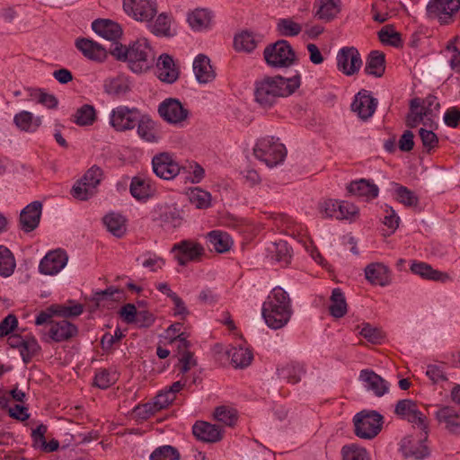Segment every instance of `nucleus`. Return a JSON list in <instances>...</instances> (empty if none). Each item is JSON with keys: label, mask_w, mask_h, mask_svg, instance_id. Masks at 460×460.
I'll return each instance as SVG.
<instances>
[{"label": "nucleus", "mask_w": 460, "mask_h": 460, "mask_svg": "<svg viewBox=\"0 0 460 460\" xmlns=\"http://www.w3.org/2000/svg\"><path fill=\"white\" fill-rule=\"evenodd\" d=\"M300 76H267L255 83V102L263 109L273 107L279 98L291 95L300 86Z\"/></svg>", "instance_id": "1"}, {"label": "nucleus", "mask_w": 460, "mask_h": 460, "mask_svg": "<svg viewBox=\"0 0 460 460\" xmlns=\"http://www.w3.org/2000/svg\"><path fill=\"white\" fill-rule=\"evenodd\" d=\"M110 53L118 60L127 61L134 73L147 71L155 62V53L146 39H139L128 47L116 43Z\"/></svg>", "instance_id": "2"}, {"label": "nucleus", "mask_w": 460, "mask_h": 460, "mask_svg": "<svg viewBox=\"0 0 460 460\" xmlns=\"http://www.w3.org/2000/svg\"><path fill=\"white\" fill-rule=\"evenodd\" d=\"M262 317L266 324L274 330L284 327L292 314L290 298L280 287L274 288L263 303Z\"/></svg>", "instance_id": "3"}, {"label": "nucleus", "mask_w": 460, "mask_h": 460, "mask_svg": "<svg viewBox=\"0 0 460 460\" xmlns=\"http://www.w3.org/2000/svg\"><path fill=\"white\" fill-rule=\"evenodd\" d=\"M253 155L268 167L272 168L284 161L287 150L279 139L266 137L257 140L253 147Z\"/></svg>", "instance_id": "4"}, {"label": "nucleus", "mask_w": 460, "mask_h": 460, "mask_svg": "<svg viewBox=\"0 0 460 460\" xmlns=\"http://www.w3.org/2000/svg\"><path fill=\"white\" fill-rule=\"evenodd\" d=\"M266 63L271 67H288L296 60L291 45L285 40H279L267 46L263 51Z\"/></svg>", "instance_id": "5"}, {"label": "nucleus", "mask_w": 460, "mask_h": 460, "mask_svg": "<svg viewBox=\"0 0 460 460\" xmlns=\"http://www.w3.org/2000/svg\"><path fill=\"white\" fill-rule=\"evenodd\" d=\"M353 422L358 438L371 439L380 432L383 417L376 411H362L354 416Z\"/></svg>", "instance_id": "6"}, {"label": "nucleus", "mask_w": 460, "mask_h": 460, "mask_svg": "<svg viewBox=\"0 0 460 460\" xmlns=\"http://www.w3.org/2000/svg\"><path fill=\"white\" fill-rule=\"evenodd\" d=\"M459 12L460 0H429L426 6L428 17L441 25L452 23Z\"/></svg>", "instance_id": "7"}, {"label": "nucleus", "mask_w": 460, "mask_h": 460, "mask_svg": "<svg viewBox=\"0 0 460 460\" xmlns=\"http://www.w3.org/2000/svg\"><path fill=\"white\" fill-rule=\"evenodd\" d=\"M171 252L180 266L199 261L205 253L204 247L191 239L181 240L172 245Z\"/></svg>", "instance_id": "8"}, {"label": "nucleus", "mask_w": 460, "mask_h": 460, "mask_svg": "<svg viewBox=\"0 0 460 460\" xmlns=\"http://www.w3.org/2000/svg\"><path fill=\"white\" fill-rule=\"evenodd\" d=\"M136 108L120 105L114 108L110 114V124L117 131L123 132L133 129L140 118Z\"/></svg>", "instance_id": "9"}, {"label": "nucleus", "mask_w": 460, "mask_h": 460, "mask_svg": "<svg viewBox=\"0 0 460 460\" xmlns=\"http://www.w3.org/2000/svg\"><path fill=\"white\" fill-rule=\"evenodd\" d=\"M124 11L136 21L150 22L157 13L155 0H123Z\"/></svg>", "instance_id": "10"}, {"label": "nucleus", "mask_w": 460, "mask_h": 460, "mask_svg": "<svg viewBox=\"0 0 460 460\" xmlns=\"http://www.w3.org/2000/svg\"><path fill=\"white\" fill-rule=\"evenodd\" d=\"M428 438V429L421 430L420 438L408 436L401 441V451L406 457H413L416 460H423L429 456V447L425 445Z\"/></svg>", "instance_id": "11"}, {"label": "nucleus", "mask_w": 460, "mask_h": 460, "mask_svg": "<svg viewBox=\"0 0 460 460\" xmlns=\"http://www.w3.org/2000/svg\"><path fill=\"white\" fill-rule=\"evenodd\" d=\"M395 414L417 425L422 431L428 429L426 416L419 410L417 403L409 399L397 402L394 409Z\"/></svg>", "instance_id": "12"}, {"label": "nucleus", "mask_w": 460, "mask_h": 460, "mask_svg": "<svg viewBox=\"0 0 460 460\" xmlns=\"http://www.w3.org/2000/svg\"><path fill=\"white\" fill-rule=\"evenodd\" d=\"M158 112L166 122L173 125L181 124L189 116V111L179 100L173 98L162 102L158 107Z\"/></svg>", "instance_id": "13"}, {"label": "nucleus", "mask_w": 460, "mask_h": 460, "mask_svg": "<svg viewBox=\"0 0 460 460\" xmlns=\"http://www.w3.org/2000/svg\"><path fill=\"white\" fill-rule=\"evenodd\" d=\"M155 174L164 180H172L181 172V166L168 153H161L152 159Z\"/></svg>", "instance_id": "14"}, {"label": "nucleus", "mask_w": 460, "mask_h": 460, "mask_svg": "<svg viewBox=\"0 0 460 460\" xmlns=\"http://www.w3.org/2000/svg\"><path fill=\"white\" fill-rule=\"evenodd\" d=\"M362 59L354 47L342 48L337 54V67L346 75H353L360 69Z\"/></svg>", "instance_id": "15"}, {"label": "nucleus", "mask_w": 460, "mask_h": 460, "mask_svg": "<svg viewBox=\"0 0 460 460\" xmlns=\"http://www.w3.org/2000/svg\"><path fill=\"white\" fill-rule=\"evenodd\" d=\"M67 263L66 253L62 250H55L48 252L40 261V272L44 275L58 274Z\"/></svg>", "instance_id": "16"}, {"label": "nucleus", "mask_w": 460, "mask_h": 460, "mask_svg": "<svg viewBox=\"0 0 460 460\" xmlns=\"http://www.w3.org/2000/svg\"><path fill=\"white\" fill-rule=\"evenodd\" d=\"M377 106V100L367 91L362 90L358 93L351 104V110L363 120L373 116Z\"/></svg>", "instance_id": "17"}, {"label": "nucleus", "mask_w": 460, "mask_h": 460, "mask_svg": "<svg viewBox=\"0 0 460 460\" xmlns=\"http://www.w3.org/2000/svg\"><path fill=\"white\" fill-rule=\"evenodd\" d=\"M93 31L103 39L113 41V47L122 36L120 25L113 21L99 19L92 22Z\"/></svg>", "instance_id": "18"}, {"label": "nucleus", "mask_w": 460, "mask_h": 460, "mask_svg": "<svg viewBox=\"0 0 460 460\" xmlns=\"http://www.w3.org/2000/svg\"><path fill=\"white\" fill-rule=\"evenodd\" d=\"M359 380L364 384L367 390L372 391L378 397L385 395L389 391V383L373 370H361Z\"/></svg>", "instance_id": "19"}, {"label": "nucleus", "mask_w": 460, "mask_h": 460, "mask_svg": "<svg viewBox=\"0 0 460 460\" xmlns=\"http://www.w3.org/2000/svg\"><path fill=\"white\" fill-rule=\"evenodd\" d=\"M157 77L167 84L174 83L179 77V70L172 58L168 54H162L156 62Z\"/></svg>", "instance_id": "20"}, {"label": "nucleus", "mask_w": 460, "mask_h": 460, "mask_svg": "<svg viewBox=\"0 0 460 460\" xmlns=\"http://www.w3.org/2000/svg\"><path fill=\"white\" fill-rule=\"evenodd\" d=\"M41 210L42 204L40 201H33L22 210L20 223L23 231L31 232L39 226Z\"/></svg>", "instance_id": "21"}, {"label": "nucleus", "mask_w": 460, "mask_h": 460, "mask_svg": "<svg viewBox=\"0 0 460 460\" xmlns=\"http://www.w3.org/2000/svg\"><path fill=\"white\" fill-rule=\"evenodd\" d=\"M192 433L199 440L208 443H216L223 437L219 426L206 421H197L192 427Z\"/></svg>", "instance_id": "22"}, {"label": "nucleus", "mask_w": 460, "mask_h": 460, "mask_svg": "<svg viewBox=\"0 0 460 460\" xmlns=\"http://www.w3.org/2000/svg\"><path fill=\"white\" fill-rule=\"evenodd\" d=\"M75 47L88 59L102 62L107 58V50L101 44L86 39L80 38L75 40Z\"/></svg>", "instance_id": "23"}, {"label": "nucleus", "mask_w": 460, "mask_h": 460, "mask_svg": "<svg viewBox=\"0 0 460 460\" xmlns=\"http://www.w3.org/2000/svg\"><path fill=\"white\" fill-rule=\"evenodd\" d=\"M49 337L51 341L61 342L69 340L77 333V328L67 320L50 322Z\"/></svg>", "instance_id": "24"}, {"label": "nucleus", "mask_w": 460, "mask_h": 460, "mask_svg": "<svg viewBox=\"0 0 460 460\" xmlns=\"http://www.w3.org/2000/svg\"><path fill=\"white\" fill-rule=\"evenodd\" d=\"M193 71L196 79L200 84L210 83L216 77V73L210 64V59L203 54L198 55L194 59Z\"/></svg>", "instance_id": "25"}, {"label": "nucleus", "mask_w": 460, "mask_h": 460, "mask_svg": "<svg viewBox=\"0 0 460 460\" xmlns=\"http://www.w3.org/2000/svg\"><path fill=\"white\" fill-rule=\"evenodd\" d=\"M314 8L317 19L330 22L341 12V0H315Z\"/></svg>", "instance_id": "26"}, {"label": "nucleus", "mask_w": 460, "mask_h": 460, "mask_svg": "<svg viewBox=\"0 0 460 460\" xmlns=\"http://www.w3.org/2000/svg\"><path fill=\"white\" fill-rule=\"evenodd\" d=\"M365 276L374 285L385 287L390 283L389 270L383 263L374 262L367 265L365 269Z\"/></svg>", "instance_id": "27"}, {"label": "nucleus", "mask_w": 460, "mask_h": 460, "mask_svg": "<svg viewBox=\"0 0 460 460\" xmlns=\"http://www.w3.org/2000/svg\"><path fill=\"white\" fill-rule=\"evenodd\" d=\"M104 92L114 97L124 96L130 91L128 78L123 75L109 77L103 82Z\"/></svg>", "instance_id": "28"}, {"label": "nucleus", "mask_w": 460, "mask_h": 460, "mask_svg": "<svg viewBox=\"0 0 460 460\" xmlns=\"http://www.w3.org/2000/svg\"><path fill=\"white\" fill-rule=\"evenodd\" d=\"M211 21V13L204 8H196L190 12L187 16V22L194 31H203L209 29Z\"/></svg>", "instance_id": "29"}, {"label": "nucleus", "mask_w": 460, "mask_h": 460, "mask_svg": "<svg viewBox=\"0 0 460 460\" xmlns=\"http://www.w3.org/2000/svg\"><path fill=\"white\" fill-rule=\"evenodd\" d=\"M268 255L270 259L278 263L281 267L287 266L292 257V250L285 241H279L270 243L268 248Z\"/></svg>", "instance_id": "30"}, {"label": "nucleus", "mask_w": 460, "mask_h": 460, "mask_svg": "<svg viewBox=\"0 0 460 460\" xmlns=\"http://www.w3.org/2000/svg\"><path fill=\"white\" fill-rule=\"evenodd\" d=\"M347 189L350 194L365 198L366 199L376 198L379 191L376 184L365 179L352 181Z\"/></svg>", "instance_id": "31"}, {"label": "nucleus", "mask_w": 460, "mask_h": 460, "mask_svg": "<svg viewBox=\"0 0 460 460\" xmlns=\"http://www.w3.org/2000/svg\"><path fill=\"white\" fill-rule=\"evenodd\" d=\"M440 423H445L447 429L451 433H460V416L457 411L449 406H444L436 412Z\"/></svg>", "instance_id": "32"}, {"label": "nucleus", "mask_w": 460, "mask_h": 460, "mask_svg": "<svg viewBox=\"0 0 460 460\" xmlns=\"http://www.w3.org/2000/svg\"><path fill=\"white\" fill-rule=\"evenodd\" d=\"M137 126V135L142 140L149 143L157 142L159 137L156 125L149 117L140 116Z\"/></svg>", "instance_id": "33"}, {"label": "nucleus", "mask_w": 460, "mask_h": 460, "mask_svg": "<svg viewBox=\"0 0 460 460\" xmlns=\"http://www.w3.org/2000/svg\"><path fill=\"white\" fill-rule=\"evenodd\" d=\"M385 62L384 53L377 50L371 51L367 58L365 73L376 77H381L385 69Z\"/></svg>", "instance_id": "34"}, {"label": "nucleus", "mask_w": 460, "mask_h": 460, "mask_svg": "<svg viewBox=\"0 0 460 460\" xmlns=\"http://www.w3.org/2000/svg\"><path fill=\"white\" fill-rule=\"evenodd\" d=\"M411 270L414 274L427 279L440 280L444 282L449 279L447 273L434 270L429 264L422 261H414L411 266Z\"/></svg>", "instance_id": "35"}, {"label": "nucleus", "mask_w": 460, "mask_h": 460, "mask_svg": "<svg viewBox=\"0 0 460 460\" xmlns=\"http://www.w3.org/2000/svg\"><path fill=\"white\" fill-rule=\"evenodd\" d=\"M305 373V369L304 365L296 362H292L278 368L279 377L285 379L290 384H296L300 382Z\"/></svg>", "instance_id": "36"}, {"label": "nucleus", "mask_w": 460, "mask_h": 460, "mask_svg": "<svg viewBox=\"0 0 460 460\" xmlns=\"http://www.w3.org/2000/svg\"><path fill=\"white\" fill-rule=\"evenodd\" d=\"M13 122L22 131L34 132L40 126L41 119L34 117L30 111H22L14 116Z\"/></svg>", "instance_id": "37"}, {"label": "nucleus", "mask_w": 460, "mask_h": 460, "mask_svg": "<svg viewBox=\"0 0 460 460\" xmlns=\"http://www.w3.org/2000/svg\"><path fill=\"white\" fill-rule=\"evenodd\" d=\"M208 240L210 246L219 253L227 252L233 244L230 235L222 231H211L208 234Z\"/></svg>", "instance_id": "38"}, {"label": "nucleus", "mask_w": 460, "mask_h": 460, "mask_svg": "<svg viewBox=\"0 0 460 460\" xmlns=\"http://www.w3.org/2000/svg\"><path fill=\"white\" fill-rule=\"evenodd\" d=\"M129 190L137 199H147L154 192L150 181L140 176H136L131 180Z\"/></svg>", "instance_id": "39"}, {"label": "nucleus", "mask_w": 460, "mask_h": 460, "mask_svg": "<svg viewBox=\"0 0 460 460\" xmlns=\"http://www.w3.org/2000/svg\"><path fill=\"white\" fill-rule=\"evenodd\" d=\"M103 223L107 230L116 237H121L126 233V219L123 216L110 213L103 217Z\"/></svg>", "instance_id": "40"}, {"label": "nucleus", "mask_w": 460, "mask_h": 460, "mask_svg": "<svg viewBox=\"0 0 460 460\" xmlns=\"http://www.w3.org/2000/svg\"><path fill=\"white\" fill-rule=\"evenodd\" d=\"M228 357L231 359L234 367L244 368L248 367L252 358L253 354L247 348H232L227 351Z\"/></svg>", "instance_id": "41"}, {"label": "nucleus", "mask_w": 460, "mask_h": 460, "mask_svg": "<svg viewBox=\"0 0 460 460\" xmlns=\"http://www.w3.org/2000/svg\"><path fill=\"white\" fill-rule=\"evenodd\" d=\"M329 309L331 314L336 318H341L347 313V303L341 289H333Z\"/></svg>", "instance_id": "42"}, {"label": "nucleus", "mask_w": 460, "mask_h": 460, "mask_svg": "<svg viewBox=\"0 0 460 460\" xmlns=\"http://www.w3.org/2000/svg\"><path fill=\"white\" fill-rule=\"evenodd\" d=\"M341 460H371L367 449L357 444H348L341 447Z\"/></svg>", "instance_id": "43"}, {"label": "nucleus", "mask_w": 460, "mask_h": 460, "mask_svg": "<svg viewBox=\"0 0 460 460\" xmlns=\"http://www.w3.org/2000/svg\"><path fill=\"white\" fill-rule=\"evenodd\" d=\"M15 260L9 249L0 245V275L7 278L13 273Z\"/></svg>", "instance_id": "44"}, {"label": "nucleus", "mask_w": 460, "mask_h": 460, "mask_svg": "<svg viewBox=\"0 0 460 460\" xmlns=\"http://www.w3.org/2000/svg\"><path fill=\"white\" fill-rule=\"evenodd\" d=\"M277 31L284 37H295L302 31V25L292 18H281L277 22Z\"/></svg>", "instance_id": "45"}, {"label": "nucleus", "mask_w": 460, "mask_h": 460, "mask_svg": "<svg viewBox=\"0 0 460 460\" xmlns=\"http://www.w3.org/2000/svg\"><path fill=\"white\" fill-rule=\"evenodd\" d=\"M188 197L190 203L198 208H207L211 204L210 193L200 188L190 189Z\"/></svg>", "instance_id": "46"}, {"label": "nucleus", "mask_w": 460, "mask_h": 460, "mask_svg": "<svg viewBox=\"0 0 460 460\" xmlns=\"http://www.w3.org/2000/svg\"><path fill=\"white\" fill-rule=\"evenodd\" d=\"M257 45L254 36L248 31L241 32L236 35L234 40V49L238 51L251 52Z\"/></svg>", "instance_id": "47"}, {"label": "nucleus", "mask_w": 460, "mask_h": 460, "mask_svg": "<svg viewBox=\"0 0 460 460\" xmlns=\"http://www.w3.org/2000/svg\"><path fill=\"white\" fill-rule=\"evenodd\" d=\"M396 199L406 207H416L419 203L417 195L407 187L395 184Z\"/></svg>", "instance_id": "48"}, {"label": "nucleus", "mask_w": 460, "mask_h": 460, "mask_svg": "<svg viewBox=\"0 0 460 460\" xmlns=\"http://www.w3.org/2000/svg\"><path fill=\"white\" fill-rule=\"evenodd\" d=\"M95 120V110L92 105L84 104L75 114V123L79 126H87Z\"/></svg>", "instance_id": "49"}, {"label": "nucleus", "mask_w": 460, "mask_h": 460, "mask_svg": "<svg viewBox=\"0 0 460 460\" xmlns=\"http://www.w3.org/2000/svg\"><path fill=\"white\" fill-rule=\"evenodd\" d=\"M137 261H141L144 268H147L154 272L161 270L165 264L164 258L152 252H147L143 256L138 257Z\"/></svg>", "instance_id": "50"}, {"label": "nucleus", "mask_w": 460, "mask_h": 460, "mask_svg": "<svg viewBox=\"0 0 460 460\" xmlns=\"http://www.w3.org/2000/svg\"><path fill=\"white\" fill-rule=\"evenodd\" d=\"M215 419L226 426H233L237 420V412L227 406H219L215 410Z\"/></svg>", "instance_id": "51"}, {"label": "nucleus", "mask_w": 460, "mask_h": 460, "mask_svg": "<svg viewBox=\"0 0 460 460\" xmlns=\"http://www.w3.org/2000/svg\"><path fill=\"white\" fill-rule=\"evenodd\" d=\"M171 19L165 13H161L157 16L156 20L151 24V31L158 36H169L170 35Z\"/></svg>", "instance_id": "52"}, {"label": "nucleus", "mask_w": 460, "mask_h": 460, "mask_svg": "<svg viewBox=\"0 0 460 460\" xmlns=\"http://www.w3.org/2000/svg\"><path fill=\"white\" fill-rule=\"evenodd\" d=\"M178 451L172 446L157 447L151 455L150 460H179Z\"/></svg>", "instance_id": "53"}, {"label": "nucleus", "mask_w": 460, "mask_h": 460, "mask_svg": "<svg viewBox=\"0 0 460 460\" xmlns=\"http://www.w3.org/2000/svg\"><path fill=\"white\" fill-rule=\"evenodd\" d=\"M117 380L115 373H111L107 369H100L96 372L93 385L101 389H107Z\"/></svg>", "instance_id": "54"}, {"label": "nucleus", "mask_w": 460, "mask_h": 460, "mask_svg": "<svg viewBox=\"0 0 460 460\" xmlns=\"http://www.w3.org/2000/svg\"><path fill=\"white\" fill-rule=\"evenodd\" d=\"M358 214V208L349 201H339L336 219L352 220Z\"/></svg>", "instance_id": "55"}, {"label": "nucleus", "mask_w": 460, "mask_h": 460, "mask_svg": "<svg viewBox=\"0 0 460 460\" xmlns=\"http://www.w3.org/2000/svg\"><path fill=\"white\" fill-rule=\"evenodd\" d=\"M84 181L80 179L76 181V183L73 186L71 190V194L75 199H77L79 200H86L93 197L95 193V190L88 187Z\"/></svg>", "instance_id": "56"}, {"label": "nucleus", "mask_w": 460, "mask_h": 460, "mask_svg": "<svg viewBox=\"0 0 460 460\" xmlns=\"http://www.w3.org/2000/svg\"><path fill=\"white\" fill-rule=\"evenodd\" d=\"M40 350V345L34 338L22 340L21 343V355L24 362H28Z\"/></svg>", "instance_id": "57"}, {"label": "nucleus", "mask_w": 460, "mask_h": 460, "mask_svg": "<svg viewBox=\"0 0 460 460\" xmlns=\"http://www.w3.org/2000/svg\"><path fill=\"white\" fill-rule=\"evenodd\" d=\"M123 292L118 288H109L105 290L97 292L94 299L96 300L97 305H103L106 301H115L122 299Z\"/></svg>", "instance_id": "58"}, {"label": "nucleus", "mask_w": 460, "mask_h": 460, "mask_svg": "<svg viewBox=\"0 0 460 460\" xmlns=\"http://www.w3.org/2000/svg\"><path fill=\"white\" fill-rule=\"evenodd\" d=\"M339 201L335 199H324L319 202L318 210L323 217H335L337 216Z\"/></svg>", "instance_id": "59"}, {"label": "nucleus", "mask_w": 460, "mask_h": 460, "mask_svg": "<svg viewBox=\"0 0 460 460\" xmlns=\"http://www.w3.org/2000/svg\"><path fill=\"white\" fill-rule=\"evenodd\" d=\"M102 177V170L98 166H92L81 178L84 181L86 185L93 189H96V187L100 184Z\"/></svg>", "instance_id": "60"}, {"label": "nucleus", "mask_w": 460, "mask_h": 460, "mask_svg": "<svg viewBox=\"0 0 460 460\" xmlns=\"http://www.w3.org/2000/svg\"><path fill=\"white\" fill-rule=\"evenodd\" d=\"M378 37L381 42L392 46H398L401 41L400 34L388 26L384 27L378 32Z\"/></svg>", "instance_id": "61"}, {"label": "nucleus", "mask_w": 460, "mask_h": 460, "mask_svg": "<svg viewBox=\"0 0 460 460\" xmlns=\"http://www.w3.org/2000/svg\"><path fill=\"white\" fill-rule=\"evenodd\" d=\"M359 333L372 343H378L383 339L382 332L369 323H364Z\"/></svg>", "instance_id": "62"}, {"label": "nucleus", "mask_w": 460, "mask_h": 460, "mask_svg": "<svg viewBox=\"0 0 460 460\" xmlns=\"http://www.w3.org/2000/svg\"><path fill=\"white\" fill-rule=\"evenodd\" d=\"M426 375L434 384L447 380L444 367L440 365H429Z\"/></svg>", "instance_id": "63"}, {"label": "nucleus", "mask_w": 460, "mask_h": 460, "mask_svg": "<svg viewBox=\"0 0 460 460\" xmlns=\"http://www.w3.org/2000/svg\"><path fill=\"white\" fill-rule=\"evenodd\" d=\"M419 135L421 139L423 146L428 150L435 148L438 144V138L432 130L420 128Z\"/></svg>", "instance_id": "64"}]
</instances>
